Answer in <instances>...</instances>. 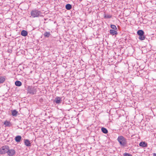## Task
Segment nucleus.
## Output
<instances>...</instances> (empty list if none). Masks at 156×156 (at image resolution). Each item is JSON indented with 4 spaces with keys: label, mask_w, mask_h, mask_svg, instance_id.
I'll list each match as a JSON object with an SVG mask.
<instances>
[{
    "label": "nucleus",
    "mask_w": 156,
    "mask_h": 156,
    "mask_svg": "<svg viewBox=\"0 0 156 156\" xmlns=\"http://www.w3.org/2000/svg\"><path fill=\"white\" fill-rule=\"evenodd\" d=\"M62 98H62V97H61V98L59 97V104L60 103H61L62 101Z\"/></svg>",
    "instance_id": "nucleus-25"
},
{
    "label": "nucleus",
    "mask_w": 156,
    "mask_h": 156,
    "mask_svg": "<svg viewBox=\"0 0 156 156\" xmlns=\"http://www.w3.org/2000/svg\"><path fill=\"white\" fill-rule=\"evenodd\" d=\"M41 13L40 11L37 9L32 10L31 12V16L34 18L38 17Z\"/></svg>",
    "instance_id": "nucleus-3"
},
{
    "label": "nucleus",
    "mask_w": 156,
    "mask_h": 156,
    "mask_svg": "<svg viewBox=\"0 0 156 156\" xmlns=\"http://www.w3.org/2000/svg\"><path fill=\"white\" fill-rule=\"evenodd\" d=\"M51 34L50 33V32H45L44 34V37H48L50 36V35Z\"/></svg>",
    "instance_id": "nucleus-17"
},
{
    "label": "nucleus",
    "mask_w": 156,
    "mask_h": 156,
    "mask_svg": "<svg viewBox=\"0 0 156 156\" xmlns=\"http://www.w3.org/2000/svg\"><path fill=\"white\" fill-rule=\"evenodd\" d=\"M28 34L27 32L24 30H22L21 32V35L24 37H26L27 36Z\"/></svg>",
    "instance_id": "nucleus-10"
},
{
    "label": "nucleus",
    "mask_w": 156,
    "mask_h": 156,
    "mask_svg": "<svg viewBox=\"0 0 156 156\" xmlns=\"http://www.w3.org/2000/svg\"><path fill=\"white\" fill-rule=\"evenodd\" d=\"M6 126L10 127L12 126L11 123L9 121H5L4 123Z\"/></svg>",
    "instance_id": "nucleus-11"
},
{
    "label": "nucleus",
    "mask_w": 156,
    "mask_h": 156,
    "mask_svg": "<svg viewBox=\"0 0 156 156\" xmlns=\"http://www.w3.org/2000/svg\"><path fill=\"white\" fill-rule=\"evenodd\" d=\"M8 155L9 156H12L15 153V151L14 150L12 149L9 150V147H8V152H7Z\"/></svg>",
    "instance_id": "nucleus-6"
},
{
    "label": "nucleus",
    "mask_w": 156,
    "mask_h": 156,
    "mask_svg": "<svg viewBox=\"0 0 156 156\" xmlns=\"http://www.w3.org/2000/svg\"><path fill=\"white\" fill-rule=\"evenodd\" d=\"M22 139V137L20 135H18L15 137V141L17 142H20Z\"/></svg>",
    "instance_id": "nucleus-9"
},
{
    "label": "nucleus",
    "mask_w": 156,
    "mask_h": 156,
    "mask_svg": "<svg viewBox=\"0 0 156 156\" xmlns=\"http://www.w3.org/2000/svg\"><path fill=\"white\" fill-rule=\"evenodd\" d=\"M123 155V156H132L131 154L126 153H124Z\"/></svg>",
    "instance_id": "nucleus-24"
},
{
    "label": "nucleus",
    "mask_w": 156,
    "mask_h": 156,
    "mask_svg": "<svg viewBox=\"0 0 156 156\" xmlns=\"http://www.w3.org/2000/svg\"><path fill=\"white\" fill-rule=\"evenodd\" d=\"M12 115L13 116H16L17 115L18 113V112H17L16 110H12Z\"/></svg>",
    "instance_id": "nucleus-15"
},
{
    "label": "nucleus",
    "mask_w": 156,
    "mask_h": 156,
    "mask_svg": "<svg viewBox=\"0 0 156 156\" xmlns=\"http://www.w3.org/2000/svg\"><path fill=\"white\" fill-rule=\"evenodd\" d=\"M8 147H2L0 148V154H4L8 152Z\"/></svg>",
    "instance_id": "nucleus-5"
},
{
    "label": "nucleus",
    "mask_w": 156,
    "mask_h": 156,
    "mask_svg": "<svg viewBox=\"0 0 156 156\" xmlns=\"http://www.w3.org/2000/svg\"><path fill=\"white\" fill-rule=\"evenodd\" d=\"M24 143L25 145L26 146H31V144L32 142V140H29L28 139H24Z\"/></svg>",
    "instance_id": "nucleus-7"
},
{
    "label": "nucleus",
    "mask_w": 156,
    "mask_h": 156,
    "mask_svg": "<svg viewBox=\"0 0 156 156\" xmlns=\"http://www.w3.org/2000/svg\"><path fill=\"white\" fill-rule=\"evenodd\" d=\"M137 33L138 35H139L144 34V31L142 30H138L137 31Z\"/></svg>",
    "instance_id": "nucleus-19"
},
{
    "label": "nucleus",
    "mask_w": 156,
    "mask_h": 156,
    "mask_svg": "<svg viewBox=\"0 0 156 156\" xmlns=\"http://www.w3.org/2000/svg\"><path fill=\"white\" fill-rule=\"evenodd\" d=\"M65 9H66L68 10H70L72 8V5L69 4H66L65 7Z\"/></svg>",
    "instance_id": "nucleus-12"
},
{
    "label": "nucleus",
    "mask_w": 156,
    "mask_h": 156,
    "mask_svg": "<svg viewBox=\"0 0 156 156\" xmlns=\"http://www.w3.org/2000/svg\"><path fill=\"white\" fill-rule=\"evenodd\" d=\"M61 19H62L61 20L62 21V23H64L65 22L64 21L63 19L62 18H61Z\"/></svg>",
    "instance_id": "nucleus-27"
},
{
    "label": "nucleus",
    "mask_w": 156,
    "mask_h": 156,
    "mask_svg": "<svg viewBox=\"0 0 156 156\" xmlns=\"http://www.w3.org/2000/svg\"><path fill=\"white\" fill-rule=\"evenodd\" d=\"M101 130L102 132L105 134H107L108 133L107 129L104 127H102L101 128Z\"/></svg>",
    "instance_id": "nucleus-20"
},
{
    "label": "nucleus",
    "mask_w": 156,
    "mask_h": 156,
    "mask_svg": "<svg viewBox=\"0 0 156 156\" xmlns=\"http://www.w3.org/2000/svg\"><path fill=\"white\" fill-rule=\"evenodd\" d=\"M60 114H62L63 116H65V115L63 113H62V111H61V113Z\"/></svg>",
    "instance_id": "nucleus-28"
},
{
    "label": "nucleus",
    "mask_w": 156,
    "mask_h": 156,
    "mask_svg": "<svg viewBox=\"0 0 156 156\" xmlns=\"http://www.w3.org/2000/svg\"><path fill=\"white\" fill-rule=\"evenodd\" d=\"M112 17V16L109 14H104V18L106 19H109Z\"/></svg>",
    "instance_id": "nucleus-21"
},
{
    "label": "nucleus",
    "mask_w": 156,
    "mask_h": 156,
    "mask_svg": "<svg viewBox=\"0 0 156 156\" xmlns=\"http://www.w3.org/2000/svg\"><path fill=\"white\" fill-rule=\"evenodd\" d=\"M117 140L121 146H125L127 143V139L122 136H119Z\"/></svg>",
    "instance_id": "nucleus-1"
},
{
    "label": "nucleus",
    "mask_w": 156,
    "mask_h": 156,
    "mask_svg": "<svg viewBox=\"0 0 156 156\" xmlns=\"http://www.w3.org/2000/svg\"><path fill=\"white\" fill-rule=\"evenodd\" d=\"M5 80V76H0V83H3Z\"/></svg>",
    "instance_id": "nucleus-16"
},
{
    "label": "nucleus",
    "mask_w": 156,
    "mask_h": 156,
    "mask_svg": "<svg viewBox=\"0 0 156 156\" xmlns=\"http://www.w3.org/2000/svg\"><path fill=\"white\" fill-rule=\"evenodd\" d=\"M60 138V137H59V139ZM60 140L59 139V146H62L63 144V143H62V142H60Z\"/></svg>",
    "instance_id": "nucleus-26"
},
{
    "label": "nucleus",
    "mask_w": 156,
    "mask_h": 156,
    "mask_svg": "<svg viewBox=\"0 0 156 156\" xmlns=\"http://www.w3.org/2000/svg\"><path fill=\"white\" fill-rule=\"evenodd\" d=\"M109 33L112 36L116 35L118 34L117 31H115V30H110Z\"/></svg>",
    "instance_id": "nucleus-8"
},
{
    "label": "nucleus",
    "mask_w": 156,
    "mask_h": 156,
    "mask_svg": "<svg viewBox=\"0 0 156 156\" xmlns=\"http://www.w3.org/2000/svg\"><path fill=\"white\" fill-rule=\"evenodd\" d=\"M54 103H56L57 104H58V97H57L55 100H54Z\"/></svg>",
    "instance_id": "nucleus-22"
},
{
    "label": "nucleus",
    "mask_w": 156,
    "mask_h": 156,
    "mask_svg": "<svg viewBox=\"0 0 156 156\" xmlns=\"http://www.w3.org/2000/svg\"><path fill=\"white\" fill-rule=\"evenodd\" d=\"M111 27L112 29V30H117V28L116 26L114 25H112V24L111 25Z\"/></svg>",
    "instance_id": "nucleus-23"
},
{
    "label": "nucleus",
    "mask_w": 156,
    "mask_h": 156,
    "mask_svg": "<svg viewBox=\"0 0 156 156\" xmlns=\"http://www.w3.org/2000/svg\"><path fill=\"white\" fill-rule=\"evenodd\" d=\"M8 146H5V147Z\"/></svg>",
    "instance_id": "nucleus-30"
},
{
    "label": "nucleus",
    "mask_w": 156,
    "mask_h": 156,
    "mask_svg": "<svg viewBox=\"0 0 156 156\" xmlns=\"http://www.w3.org/2000/svg\"><path fill=\"white\" fill-rule=\"evenodd\" d=\"M66 11L65 7V4L63 3H61L59 5V12L62 13L65 12Z\"/></svg>",
    "instance_id": "nucleus-4"
},
{
    "label": "nucleus",
    "mask_w": 156,
    "mask_h": 156,
    "mask_svg": "<svg viewBox=\"0 0 156 156\" xmlns=\"http://www.w3.org/2000/svg\"><path fill=\"white\" fill-rule=\"evenodd\" d=\"M153 156H156V153H153Z\"/></svg>",
    "instance_id": "nucleus-29"
},
{
    "label": "nucleus",
    "mask_w": 156,
    "mask_h": 156,
    "mask_svg": "<svg viewBox=\"0 0 156 156\" xmlns=\"http://www.w3.org/2000/svg\"><path fill=\"white\" fill-rule=\"evenodd\" d=\"M15 85L17 87H20L22 85V83L20 81H16L15 82Z\"/></svg>",
    "instance_id": "nucleus-14"
},
{
    "label": "nucleus",
    "mask_w": 156,
    "mask_h": 156,
    "mask_svg": "<svg viewBox=\"0 0 156 156\" xmlns=\"http://www.w3.org/2000/svg\"><path fill=\"white\" fill-rule=\"evenodd\" d=\"M27 91L28 93L34 95L36 94L37 90V88L35 87L31 86H28Z\"/></svg>",
    "instance_id": "nucleus-2"
},
{
    "label": "nucleus",
    "mask_w": 156,
    "mask_h": 156,
    "mask_svg": "<svg viewBox=\"0 0 156 156\" xmlns=\"http://www.w3.org/2000/svg\"><path fill=\"white\" fill-rule=\"evenodd\" d=\"M147 144L145 141H142L139 144L140 146H147Z\"/></svg>",
    "instance_id": "nucleus-13"
},
{
    "label": "nucleus",
    "mask_w": 156,
    "mask_h": 156,
    "mask_svg": "<svg viewBox=\"0 0 156 156\" xmlns=\"http://www.w3.org/2000/svg\"><path fill=\"white\" fill-rule=\"evenodd\" d=\"M139 39L141 40H144L145 39L146 37L145 36L144 34L143 35H139Z\"/></svg>",
    "instance_id": "nucleus-18"
}]
</instances>
